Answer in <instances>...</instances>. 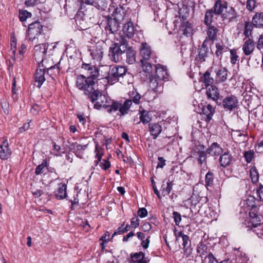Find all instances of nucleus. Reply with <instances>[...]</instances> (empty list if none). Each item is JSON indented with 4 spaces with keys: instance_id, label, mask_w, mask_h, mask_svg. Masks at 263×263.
I'll list each match as a JSON object with an SVG mask.
<instances>
[{
    "instance_id": "obj_1",
    "label": "nucleus",
    "mask_w": 263,
    "mask_h": 263,
    "mask_svg": "<svg viewBox=\"0 0 263 263\" xmlns=\"http://www.w3.org/2000/svg\"><path fill=\"white\" fill-rule=\"evenodd\" d=\"M87 82L83 78H79L77 87L82 90L85 95L88 96L92 102H96L94 107L97 109L101 108H107L109 112L119 111L120 116L127 114L131 106L130 100L125 101L123 103L118 102H111L105 95H102L98 90L97 86L92 80Z\"/></svg>"
},
{
    "instance_id": "obj_2",
    "label": "nucleus",
    "mask_w": 263,
    "mask_h": 263,
    "mask_svg": "<svg viewBox=\"0 0 263 263\" xmlns=\"http://www.w3.org/2000/svg\"><path fill=\"white\" fill-rule=\"evenodd\" d=\"M258 200L251 195L248 196V210H249V221L248 228L253 230L257 236L263 239V227L261 225V215L258 214Z\"/></svg>"
},
{
    "instance_id": "obj_3",
    "label": "nucleus",
    "mask_w": 263,
    "mask_h": 263,
    "mask_svg": "<svg viewBox=\"0 0 263 263\" xmlns=\"http://www.w3.org/2000/svg\"><path fill=\"white\" fill-rule=\"evenodd\" d=\"M48 45L47 44H40L36 45L34 47V57L36 61L39 64V66L44 67L45 68L51 69L55 66H48L46 65V61L45 60V57L46 54L47 50L48 49Z\"/></svg>"
},
{
    "instance_id": "obj_4",
    "label": "nucleus",
    "mask_w": 263,
    "mask_h": 263,
    "mask_svg": "<svg viewBox=\"0 0 263 263\" xmlns=\"http://www.w3.org/2000/svg\"><path fill=\"white\" fill-rule=\"evenodd\" d=\"M81 68L86 71L85 73L87 76L86 77L84 75H80L78 76L76 82V86H77V84L79 78L82 77L84 78V79H85L87 82H88V80H92L93 83H95L94 80L97 79L99 76V68L95 65L85 63L82 64Z\"/></svg>"
},
{
    "instance_id": "obj_5",
    "label": "nucleus",
    "mask_w": 263,
    "mask_h": 263,
    "mask_svg": "<svg viewBox=\"0 0 263 263\" xmlns=\"http://www.w3.org/2000/svg\"><path fill=\"white\" fill-rule=\"evenodd\" d=\"M43 26L39 22H35L29 25L27 35L29 40L35 43L39 42L38 39L41 34Z\"/></svg>"
},
{
    "instance_id": "obj_6",
    "label": "nucleus",
    "mask_w": 263,
    "mask_h": 263,
    "mask_svg": "<svg viewBox=\"0 0 263 263\" xmlns=\"http://www.w3.org/2000/svg\"><path fill=\"white\" fill-rule=\"evenodd\" d=\"M126 69L123 66H116L110 68L108 74L109 82L119 80V79L126 74Z\"/></svg>"
},
{
    "instance_id": "obj_7",
    "label": "nucleus",
    "mask_w": 263,
    "mask_h": 263,
    "mask_svg": "<svg viewBox=\"0 0 263 263\" xmlns=\"http://www.w3.org/2000/svg\"><path fill=\"white\" fill-rule=\"evenodd\" d=\"M176 240H179L180 237H181L182 246L184 248V255L186 257H189L192 253V249L191 248V243L187 235H185L182 231L175 234Z\"/></svg>"
},
{
    "instance_id": "obj_8",
    "label": "nucleus",
    "mask_w": 263,
    "mask_h": 263,
    "mask_svg": "<svg viewBox=\"0 0 263 263\" xmlns=\"http://www.w3.org/2000/svg\"><path fill=\"white\" fill-rule=\"evenodd\" d=\"M124 52L121 47L112 44L109 49L108 56L111 61L118 62L122 59L121 55Z\"/></svg>"
},
{
    "instance_id": "obj_9",
    "label": "nucleus",
    "mask_w": 263,
    "mask_h": 263,
    "mask_svg": "<svg viewBox=\"0 0 263 263\" xmlns=\"http://www.w3.org/2000/svg\"><path fill=\"white\" fill-rule=\"evenodd\" d=\"M41 66L39 67H41ZM43 68H37L34 74L35 85L39 88H40L43 82L45 81V74L46 70L48 71L51 70L52 68L51 69L45 68L44 67H42ZM55 68V67H54Z\"/></svg>"
},
{
    "instance_id": "obj_10",
    "label": "nucleus",
    "mask_w": 263,
    "mask_h": 263,
    "mask_svg": "<svg viewBox=\"0 0 263 263\" xmlns=\"http://www.w3.org/2000/svg\"><path fill=\"white\" fill-rule=\"evenodd\" d=\"M140 54L143 60H148L151 58H154L155 55L153 53L151 47L145 42L141 43L140 49Z\"/></svg>"
},
{
    "instance_id": "obj_11",
    "label": "nucleus",
    "mask_w": 263,
    "mask_h": 263,
    "mask_svg": "<svg viewBox=\"0 0 263 263\" xmlns=\"http://www.w3.org/2000/svg\"><path fill=\"white\" fill-rule=\"evenodd\" d=\"M222 103L223 106L225 109L232 110L237 108L238 102L236 97L231 95L225 98Z\"/></svg>"
},
{
    "instance_id": "obj_12",
    "label": "nucleus",
    "mask_w": 263,
    "mask_h": 263,
    "mask_svg": "<svg viewBox=\"0 0 263 263\" xmlns=\"http://www.w3.org/2000/svg\"><path fill=\"white\" fill-rule=\"evenodd\" d=\"M81 2L86 5H91L99 10H105L107 7V0H81Z\"/></svg>"
},
{
    "instance_id": "obj_13",
    "label": "nucleus",
    "mask_w": 263,
    "mask_h": 263,
    "mask_svg": "<svg viewBox=\"0 0 263 263\" xmlns=\"http://www.w3.org/2000/svg\"><path fill=\"white\" fill-rule=\"evenodd\" d=\"M120 24V23L114 18H108L105 30L108 33H115L118 30Z\"/></svg>"
},
{
    "instance_id": "obj_14",
    "label": "nucleus",
    "mask_w": 263,
    "mask_h": 263,
    "mask_svg": "<svg viewBox=\"0 0 263 263\" xmlns=\"http://www.w3.org/2000/svg\"><path fill=\"white\" fill-rule=\"evenodd\" d=\"M87 197L88 194L85 191L80 190L79 192H77V197H73V200H70L71 202V209H73L74 206L78 205L80 202L82 204L84 203L87 200Z\"/></svg>"
},
{
    "instance_id": "obj_15",
    "label": "nucleus",
    "mask_w": 263,
    "mask_h": 263,
    "mask_svg": "<svg viewBox=\"0 0 263 263\" xmlns=\"http://www.w3.org/2000/svg\"><path fill=\"white\" fill-rule=\"evenodd\" d=\"M126 15V7L123 6L115 8L112 13L113 18L120 23L124 20Z\"/></svg>"
},
{
    "instance_id": "obj_16",
    "label": "nucleus",
    "mask_w": 263,
    "mask_h": 263,
    "mask_svg": "<svg viewBox=\"0 0 263 263\" xmlns=\"http://www.w3.org/2000/svg\"><path fill=\"white\" fill-rule=\"evenodd\" d=\"M11 154L8 141L4 140L0 147V158L2 160H7L10 157Z\"/></svg>"
},
{
    "instance_id": "obj_17",
    "label": "nucleus",
    "mask_w": 263,
    "mask_h": 263,
    "mask_svg": "<svg viewBox=\"0 0 263 263\" xmlns=\"http://www.w3.org/2000/svg\"><path fill=\"white\" fill-rule=\"evenodd\" d=\"M149 132L153 139H156L162 130L161 123H151L148 124Z\"/></svg>"
},
{
    "instance_id": "obj_18",
    "label": "nucleus",
    "mask_w": 263,
    "mask_h": 263,
    "mask_svg": "<svg viewBox=\"0 0 263 263\" xmlns=\"http://www.w3.org/2000/svg\"><path fill=\"white\" fill-rule=\"evenodd\" d=\"M103 49L101 45L97 44L90 50V55L93 60H100L103 57Z\"/></svg>"
},
{
    "instance_id": "obj_19",
    "label": "nucleus",
    "mask_w": 263,
    "mask_h": 263,
    "mask_svg": "<svg viewBox=\"0 0 263 263\" xmlns=\"http://www.w3.org/2000/svg\"><path fill=\"white\" fill-rule=\"evenodd\" d=\"M228 8L227 2L221 0H218L214 4L213 11L214 12L215 14H221L222 16V14L224 13Z\"/></svg>"
},
{
    "instance_id": "obj_20",
    "label": "nucleus",
    "mask_w": 263,
    "mask_h": 263,
    "mask_svg": "<svg viewBox=\"0 0 263 263\" xmlns=\"http://www.w3.org/2000/svg\"><path fill=\"white\" fill-rule=\"evenodd\" d=\"M155 68L156 77L161 81L167 79L168 75L165 67L158 64L155 66Z\"/></svg>"
},
{
    "instance_id": "obj_21",
    "label": "nucleus",
    "mask_w": 263,
    "mask_h": 263,
    "mask_svg": "<svg viewBox=\"0 0 263 263\" xmlns=\"http://www.w3.org/2000/svg\"><path fill=\"white\" fill-rule=\"evenodd\" d=\"M214 71L216 73L215 80L218 82H223L228 78V71L225 68L221 67L218 69H215Z\"/></svg>"
},
{
    "instance_id": "obj_22",
    "label": "nucleus",
    "mask_w": 263,
    "mask_h": 263,
    "mask_svg": "<svg viewBox=\"0 0 263 263\" xmlns=\"http://www.w3.org/2000/svg\"><path fill=\"white\" fill-rule=\"evenodd\" d=\"M206 152L212 156H218L222 153L223 149L217 142H214Z\"/></svg>"
},
{
    "instance_id": "obj_23",
    "label": "nucleus",
    "mask_w": 263,
    "mask_h": 263,
    "mask_svg": "<svg viewBox=\"0 0 263 263\" xmlns=\"http://www.w3.org/2000/svg\"><path fill=\"white\" fill-rule=\"evenodd\" d=\"M214 69L212 67L210 70H208L205 72L202 77H200V81L203 82L205 87L212 85L214 82V79L211 77L210 71Z\"/></svg>"
},
{
    "instance_id": "obj_24",
    "label": "nucleus",
    "mask_w": 263,
    "mask_h": 263,
    "mask_svg": "<svg viewBox=\"0 0 263 263\" xmlns=\"http://www.w3.org/2000/svg\"><path fill=\"white\" fill-rule=\"evenodd\" d=\"M215 111V108L211 105L208 104L204 106L201 115L205 116V120L207 122H209L212 120Z\"/></svg>"
},
{
    "instance_id": "obj_25",
    "label": "nucleus",
    "mask_w": 263,
    "mask_h": 263,
    "mask_svg": "<svg viewBox=\"0 0 263 263\" xmlns=\"http://www.w3.org/2000/svg\"><path fill=\"white\" fill-rule=\"evenodd\" d=\"M149 81L150 87L154 91H158L159 87L161 86L162 81L156 76L152 75L149 78Z\"/></svg>"
},
{
    "instance_id": "obj_26",
    "label": "nucleus",
    "mask_w": 263,
    "mask_h": 263,
    "mask_svg": "<svg viewBox=\"0 0 263 263\" xmlns=\"http://www.w3.org/2000/svg\"><path fill=\"white\" fill-rule=\"evenodd\" d=\"M205 41L202 43L199 50L198 59L200 62L205 61V59L207 58L208 55L209 49L205 45Z\"/></svg>"
},
{
    "instance_id": "obj_27",
    "label": "nucleus",
    "mask_w": 263,
    "mask_h": 263,
    "mask_svg": "<svg viewBox=\"0 0 263 263\" xmlns=\"http://www.w3.org/2000/svg\"><path fill=\"white\" fill-rule=\"evenodd\" d=\"M221 16L223 20H227L228 22H230L236 17V13L233 8L229 7L227 9Z\"/></svg>"
},
{
    "instance_id": "obj_28",
    "label": "nucleus",
    "mask_w": 263,
    "mask_h": 263,
    "mask_svg": "<svg viewBox=\"0 0 263 263\" xmlns=\"http://www.w3.org/2000/svg\"><path fill=\"white\" fill-rule=\"evenodd\" d=\"M66 185L61 183L59 185L58 190L55 192V196L57 199H63L66 196Z\"/></svg>"
},
{
    "instance_id": "obj_29",
    "label": "nucleus",
    "mask_w": 263,
    "mask_h": 263,
    "mask_svg": "<svg viewBox=\"0 0 263 263\" xmlns=\"http://www.w3.org/2000/svg\"><path fill=\"white\" fill-rule=\"evenodd\" d=\"M123 32L128 37H132L135 33V29L133 23L129 22L125 24L123 28Z\"/></svg>"
},
{
    "instance_id": "obj_30",
    "label": "nucleus",
    "mask_w": 263,
    "mask_h": 263,
    "mask_svg": "<svg viewBox=\"0 0 263 263\" xmlns=\"http://www.w3.org/2000/svg\"><path fill=\"white\" fill-rule=\"evenodd\" d=\"M206 95L209 98H211L213 100H217L219 96L218 88L213 85L210 86L206 90Z\"/></svg>"
},
{
    "instance_id": "obj_31",
    "label": "nucleus",
    "mask_w": 263,
    "mask_h": 263,
    "mask_svg": "<svg viewBox=\"0 0 263 263\" xmlns=\"http://www.w3.org/2000/svg\"><path fill=\"white\" fill-rule=\"evenodd\" d=\"M125 52L126 54V62L129 64H134L136 62V51L132 47H128Z\"/></svg>"
},
{
    "instance_id": "obj_32",
    "label": "nucleus",
    "mask_w": 263,
    "mask_h": 263,
    "mask_svg": "<svg viewBox=\"0 0 263 263\" xmlns=\"http://www.w3.org/2000/svg\"><path fill=\"white\" fill-rule=\"evenodd\" d=\"M247 202L246 200H243L240 203V210L239 212V219H240L243 223H245L247 218Z\"/></svg>"
},
{
    "instance_id": "obj_33",
    "label": "nucleus",
    "mask_w": 263,
    "mask_h": 263,
    "mask_svg": "<svg viewBox=\"0 0 263 263\" xmlns=\"http://www.w3.org/2000/svg\"><path fill=\"white\" fill-rule=\"evenodd\" d=\"M252 23L256 27H263V12L256 13L253 17Z\"/></svg>"
},
{
    "instance_id": "obj_34",
    "label": "nucleus",
    "mask_w": 263,
    "mask_h": 263,
    "mask_svg": "<svg viewBox=\"0 0 263 263\" xmlns=\"http://www.w3.org/2000/svg\"><path fill=\"white\" fill-rule=\"evenodd\" d=\"M232 161V157L228 153H224L221 155L219 158L220 165L225 167L230 164Z\"/></svg>"
},
{
    "instance_id": "obj_35",
    "label": "nucleus",
    "mask_w": 263,
    "mask_h": 263,
    "mask_svg": "<svg viewBox=\"0 0 263 263\" xmlns=\"http://www.w3.org/2000/svg\"><path fill=\"white\" fill-rule=\"evenodd\" d=\"M113 44L121 47V49L124 51H125L129 47H128L127 40L122 35L120 36L117 39V42Z\"/></svg>"
},
{
    "instance_id": "obj_36",
    "label": "nucleus",
    "mask_w": 263,
    "mask_h": 263,
    "mask_svg": "<svg viewBox=\"0 0 263 263\" xmlns=\"http://www.w3.org/2000/svg\"><path fill=\"white\" fill-rule=\"evenodd\" d=\"M140 120L144 124L149 123L152 120L149 112L144 109L139 110Z\"/></svg>"
},
{
    "instance_id": "obj_37",
    "label": "nucleus",
    "mask_w": 263,
    "mask_h": 263,
    "mask_svg": "<svg viewBox=\"0 0 263 263\" xmlns=\"http://www.w3.org/2000/svg\"><path fill=\"white\" fill-rule=\"evenodd\" d=\"M129 99H127L125 101L130 100L131 102V105L132 103H134L136 104H138L141 99V96L140 94L135 90H133L129 93Z\"/></svg>"
},
{
    "instance_id": "obj_38",
    "label": "nucleus",
    "mask_w": 263,
    "mask_h": 263,
    "mask_svg": "<svg viewBox=\"0 0 263 263\" xmlns=\"http://www.w3.org/2000/svg\"><path fill=\"white\" fill-rule=\"evenodd\" d=\"M145 254L142 252L135 253L131 255V260L133 263H141L145 259Z\"/></svg>"
},
{
    "instance_id": "obj_39",
    "label": "nucleus",
    "mask_w": 263,
    "mask_h": 263,
    "mask_svg": "<svg viewBox=\"0 0 263 263\" xmlns=\"http://www.w3.org/2000/svg\"><path fill=\"white\" fill-rule=\"evenodd\" d=\"M173 184L171 181L168 180L166 182V184L164 183V181H163L161 185L162 194L163 196L168 195L172 189Z\"/></svg>"
},
{
    "instance_id": "obj_40",
    "label": "nucleus",
    "mask_w": 263,
    "mask_h": 263,
    "mask_svg": "<svg viewBox=\"0 0 263 263\" xmlns=\"http://www.w3.org/2000/svg\"><path fill=\"white\" fill-rule=\"evenodd\" d=\"M218 32V30L216 27L210 26L207 31V34L209 39L211 40L216 39Z\"/></svg>"
},
{
    "instance_id": "obj_41",
    "label": "nucleus",
    "mask_w": 263,
    "mask_h": 263,
    "mask_svg": "<svg viewBox=\"0 0 263 263\" xmlns=\"http://www.w3.org/2000/svg\"><path fill=\"white\" fill-rule=\"evenodd\" d=\"M250 177L253 183H257L259 179V174L255 166H252L250 170Z\"/></svg>"
},
{
    "instance_id": "obj_42",
    "label": "nucleus",
    "mask_w": 263,
    "mask_h": 263,
    "mask_svg": "<svg viewBox=\"0 0 263 263\" xmlns=\"http://www.w3.org/2000/svg\"><path fill=\"white\" fill-rule=\"evenodd\" d=\"M181 31L183 32V34L188 36L192 33V27L190 23L187 22H184L181 26Z\"/></svg>"
},
{
    "instance_id": "obj_43",
    "label": "nucleus",
    "mask_w": 263,
    "mask_h": 263,
    "mask_svg": "<svg viewBox=\"0 0 263 263\" xmlns=\"http://www.w3.org/2000/svg\"><path fill=\"white\" fill-rule=\"evenodd\" d=\"M214 14H215L213 9H210L206 11L205 14L204 22L207 26L211 24Z\"/></svg>"
},
{
    "instance_id": "obj_44",
    "label": "nucleus",
    "mask_w": 263,
    "mask_h": 263,
    "mask_svg": "<svg viewBox=\"0 0 263 263\" xmlns=\"http://www.w3.org/2000/svg\"><path fill=\"white\" fill-rule=\"evenodd\" d=\"M208 247L206 245L203 243V242H200L197 246V251L200 256H202L208 253Z\"/></svg>"
},
{
    "instance_id": "obj_45",
    "label": "nucleus",
    "mask_w": 263,
    "mask_h": 263,
    "mask_svg": "<svg viewBox=\"0 0 263 263\" xmlns=\"http://www.w3.org/2000/svg\"><path fill=\"white\" fill-rule=\"evenodd\" d=\"M216 50L215 54L217 57H221L223 52H227L228 51V48L223 45H221L220 44L217 43L216 44Z\"/></svg>"
},
{
    "instance_id": "obj_46",
    "label": "nucleus",
    "mask_w": 263,
    "mask_h": 263,
    "mask_svg": "<svg viewBox=\"0 0 263 263\" xmlns=\"http://www.w3.org/2000/svg\"><path fill=\"white\" fill-rule=\"evenodd\" d=\"M214 174L211 171L208 172L205 177V182L206 186H211L213 184Z\"/></svg>"
},
{
    "instance_id": "obj_47",
    "label": "nucleus",
    "mask_w": 263,
    "mask_h": 263,
    "mask_svg": "<svg viewBox=\"0 0 263 263\" xmlns=\"http://www.w3.org/2000/svg\"><path fill=\"white\" fill-rule=\"evenodd\" d=\"M143 70L147 73H151L153 70L152 65L151 63L143 60H141Z\"/></svg>"
},
{
    "instance_id": "obj_48",
    "label": "nucleus",
    "mask_w": 263,
    "mask_h": 263,
    "mask_svg": "<svg viewBox=\"0 0 263 263\" xmlns=\"http://www.w3.org/2000/svg\"><path fill=\"white\" fill-rule=\"evenodd\" d=\"M47 170V168L46 167V163L45 162H43L41 164L38 165L35 171V173L36 175H40L42 174L46 173Z\"/></svg>"
},
{
    "instance_id": "obj_49",
    "label": "nucleus",
    "mask_w": 263,
    "mask_h": 263,
    "mask_svg": "<svg viewBox=\"0 0 263 263\" xmlns=\"http://www.w3.org/2000/svg\"><path fill=\"white\" fill-rule=\"evenodd\" d=\"M198 154V162L202 165L203 163H206V154L203 151H199Z\"/></svg>"
},
{
    "instance_id": "obj_50",
    "label": "nucleus",
    "mask_w": 263,
    "mask_h": 263,
    "mask_svg": "<svg viewBox=\"0 0 263 263\" xmlns=\"http://www.w3.org/2000/svg\"><path fill=\"white\" fill-rule=\"evenodd\" d=\"M31 16V13L26 10L20 11L19 13V18L21 22H24L27 18H30Z\"/></svg>"
},
{
    "instance_id": "obj_51",
    "label": "nucleus",
    "mask_w": 263,
    "mask_h": 263,
    "mask_svg": "<svg viewBox=\"0 0 263 263\" xmlns=\"http://www.w3.org/2000/svg\"><path fill=\"white\" fill-rule=\"evenodd\" d=\"M95 153L96 157L98 159L97 161V164L98 162L101 161L102 156L103 155L102 149L98 144L96 145Z\"/></svg>"
},
{
    "instance_id": "obj_52",
    "label": "nucleus",
    "mask_w": 263,
    "mask_h": 263,
    "mask_svg": "<svg viewBox=\"0 0 263 263\" xmlns=\"http://www.w3.org/2000/svg\"><path fill=\"white\" fill-rule=\"evenodd\" d=\"M205 258L208 259V263H219L218 261L211 252H210Z\"/></svg>"
},
{
    "instance_id": "obj_53",
    "label": "nucleus",
    "mask_w": 263,
    "mask_h": 263,
    "mask_svg": "<svg viewBox=\"0 0 263 263\" xmlns=\"http://www.w3.org/2000/svg\"><path fill=\"white\" fill-rule=\"evenodd\" d=\"M173 217L174 219V221L176 225H179V223L181 220V215L177 212H174L173 213Z\"/></svg>"
},
{
    "instance_id": "obj_54",
    "label": "nucleus",
    "mask_w": 263,
    "mask_h": 263,
    "mask_svg": "<svg viewBox=\"0 0 263 263\" xmlns=\"http://www.w3.org/2000/svg\"><path fill=\"white\" fill-rule=\"evenodd\" d=\"M231 53V62L232 64H235L237 61L238 56L236 54V52L234 50L230 51Z\"/></svg>"
},
{
    "instance_id": "obj_55",
    "label": "nucleus",
    "mask_w": 263,
    "mask_h": 263,
    "mask_svg": "<svg viewBox=\"0 0 263 263\" xmlns=\"http://www.w3.org/2000/svg\"><path fill=\"white\" fill-rule=\"evenodd\" d=\"M130 225L134 228H136L139 226V219L137 216H135L132 219Z\"/></svg>"
},
{
    "instance_id": "obj_56",
    "label": "nucleus",
    "mask_w": 263,
    "mask_h": 263,
    "mask_svg": "<svg viewBox=\"0 0 263 263\" xmlns=\"http://www.w3.org/2000/svg\"><path fill=\"white\" fill-rule=\"evenodd\" d=\"M137 214L140 217L143 218L147 216V211L146 209L144 208H140L138 210L137 212Z\"/></svg>"
},
{
    "instance_id": "obj_57",
    "label": "nucleus",
    "mask_w": 263,
    "mask_h": 263,
    "mask_svg": "<svg viewBox=\"0 0 263 263\" xmlns=\"http://www.w3.org/2000/svg\"><path fill=\"white\" fill-rule=\"evenodd\" d=\"M16 42L14 40H13L11 42V49L10 51V54L12 56L14 55L16 51Z\"/></svg>"
},
{
    "instance_id": "obj_58",
    "label": "nucleus",
    "mask_w": 263,
    "mask_h": 263,
    "mask_svg": "<svg viewBox=\"0 0 263 263\" xmlns=\"http://www.w3.org/2000/svg\"><path fill=\"white\" fill-rule=\"evenodd\" d=\"M256 6V0H248V9L252 11Z\"/></svg>"
},
{
    "instance_id": "obj_59",
    "label": "nucleus",
    "mask_w": 263,
    "mask_h": 263,
    "mask_svg": "<svg viewBox=\"0 0 263 263\" xmlns=\"http://www.w3.org/2000/svg\"><path fill=\"white\" fill-rule=\"evenodd\" d=\"M254 48V44L251 40H248V55L252 52Z\"/></svg>"
},
{
    "instance_id": "obj_60",
    "label": "nucleus",
    "mask_w": 263,
    "mask_h": 263,
    "mask_svg": "<svg viewBox=\"0 0 263 263\" xmlns=\"http://www.w3.org/2000/svg\"><path fill=\"white\" fill-rule=\"evenodd\" d=\"M256 193L259 199L263 201V185H260L259 187L256 188Z\"/></svg>"
},
{
    "instance_id": "obj_61",
    "label": "nucleus",
    "mask_w": 263,
    "mask_h": 263,
    "mask_svg": "<svg viewBox=\"0 0 263 263\" xmlns=\"http://www.w3.org/2000/svg\"><path fill=\"white\" fill-rule=\"evenodd\" d=\"M110 234L109 232H106L100 238V240L108 242L109 241Z\"/></svg>"
},
{
    "instance_id": "obj_62",
    "label": "nucleus",
    "mask_w": 263,
    "mask_h": 263,
    "mask_svg": "<svg viewBox=\"0 0 263 263\" xmlns=\"http://www.w3.org/2000/svg\"><path fill=\"white\" fill-rule=\"evenodd\" d=\"M158 163L157 166V168H163V166L165 165V160L162 157H158Z\"/></svg>"
},
{
    "instance_id": "obj_63",
    "label": "nucleus",
    "mask_w": 263,
    "mask_h": 263,
    "mask_svg": "<svg viewBox=\"0 0 263 263\" xmlns=\"http://www.w3.org/2000/svg\"><path fill=\"white\" fill-rule=\"evenodd\" d=\"M101 166L104 170H106L110 166V162L106 160H103L102 162L101 163Z\"/></svg>"
},
{
    "instance_id": "obj_64",
    "label": "nucleus",
    "mask_w": 263,
    "mask_h": 263,
    "mask_svg": "<svg viewBox=\"0 0 263 263\" xmlns=\"http://www.w3.org/2000/svg\"><path fill=\"white\" fill-rule=\"evenodd\" d=\"M40 110V106L38 105L34 104L32 106L30 111L31 112L32 114H34V115H36L39 112Z\"/></svg>"
}]
</instances>
